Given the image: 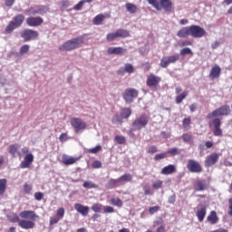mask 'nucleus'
Wrapping results in <instances>:
<instances>
[{
    "instance_id": "f8f14e48",
    "label": "nucleus",
    "mask_w": 232,
    "mask_h": 232,
    "mask_svg": "<svg viewBox=\"0 0 232 232\" xmlns=\"http://www.w3.org/2000/svg\"><path fill=\"white\" fill-rule=\"evenodd\" d=\"M180 59V56L179 54H174L172 56H164L161 58L160 66V68H168L169 64H174L177 61Z\"/></svg>"
},
{
    "instance_id": "72a5a7b5",
    "label": "nucleus",
    "mask_w": 232,
    "mask_h": 232,
    "mask_svg": "<svg viewBox=\"0 0 232 232\" xmlns=\"http://www.w3.org/2000/svg\"><path fill=\"white\" fill-rule=\"evenodd\" d=\"M131 115V109L124 108L121 110V116L122 119H129Z\"/></svg>"
},
{
    "instance_id": "f3484780",
    "label": "nucleus",
    "mask_w": 232,
    "mask_h": 232,
    "mask_svg": "<svg viewBox=\"0 0 232 232\" xmlns=\"http://www.w3.org/2000/svg\"><path fill=\"white\" fill-rule=\"evenodd\" d=\"M219 155L217 152H214L207 157L205 160V165L207 168H211V166H215L217 162H218Z\"/></svg>"
},
{
    "instance_id": "774afa93",
    "label": "nucleus",
    "mask_w": 232,
    "mask_h": 232,
    "mask_svg": "<svg viewBox=\"0 0 232 232\" xmlns=\"http://www.w3.org/2000/svg\"><path fill=\"white\" fill-rule=\"evenodd\" d=\"M156 232H166V227L165 226H160Z\"/></svg>"
},
{
    "instance_id": "bb28decb",
    "label": "nucleus",
    "mask_w": 232,
    "mask_h": 232,
    "mask_svg": "<svg viewBox=\"0 0 232 232\" xmlns=\"http://www.w3.org/2000/svg\"><path fill=\"white\" fill-rule=\"evenodd\" d=\"M207 209L205 207H200L198 208L196 215L198 217V222H204V218H206Z\"/></svg>"
},
{
    "instance_id": "5701e85b",
    "label": "nucleus",
    "mask_w": 232,
    "mask_h": 232,
    "mask_svg": "<svg viewBox=\"0 0 232 232\" xmlns=\"http://www.w3.org/2000/svg\"><path fill=\"white\" fill-rule=\"evenodd\" d=\"M8 152L15 159L16 157H21V153L19 151V144H12L9 146Z\"/></svg>"
},
{
    "instance_id": "0eeeda50",
    "label": "nucleus",
    "mask_w": 232,
    "mask_h": 232,
    "mask_svg": "<svg viewBox=\"0 0 232 232\" xmlns=\"http://www.w3.org/2000/svg\"><path fill=\"white\" fill-rule=\"evenodd\" d=\"M150 122V117L147 114H141L139 118H136L132 122V127L134 130L140 131L142 128H146Z\"/></svg>"
},
{
    "instance_id": "cd10ccee",
    "label": "nucleus",
    "mask_w": 232,
    "mask_h": 232,
    "mask_svg": "<svg viewBox=\"0 0 232 232\" xmlns=\"http://www.w3.org/2000/svg\"><path fill=\"white\" fill-rule=\"evenodd\" d=\"M116 34L118 37L121 39H126L127 37H130V31L126 29H117Z\"/></svg>"
},
{
    "instance_id": "2eb2a0df",
    "label": "nucleus",
    "mask_w": 232,
    "mask_h": 232,
    "mask_svg": "<svg viewBox=\"0 0 232 232\" xmlns=\"http://www.w3.org/2000/svg\"><path fill=\"white\" fill-rule=\"evenodd\" d=\"M212 124L214 126L213 134L215 137H222V129L220 126H222V121L219 120V118H215L212 121Z\"/></svg>"
},
{
    "instance_id": "ddd939ff",
    "label": "nucleus",
    "mask_w": 232,
    "mask_h": 232,
    "mask_svg": "<svg viewBox=\"0 0 232 232\" xmlns=\"http://www.w3.org/2000/svg\"><path fill=\"white\" fill-rule=\"evenodd\" d=\"M137 97H139V91L133 88L126 89L123 92V99L125 102L131 103L134 99H137Z\"/></svg>"
},
{
    "instance_id": "c9c22d12",
    "label": "nucleus",
    "mask_w": 232,
    "mask_h": 232,
    "mask_svg": "<svg viewBox=\"0 0 232 232\" xmlns=\"http://www.w3.org/2000/svg\"><path fill=\"white\" fill-rule=\"evenodd\" d=\"M119 38L118 34H117V31L115 33H109L106 35V40L108 41V43H111V41H115V39Z\"/></svg>"
},
{
    "instance_id": "f03ea898",
    "label": "nucleus",
    "mask_w": 232,
    "mask_h": 232,
    "mask_svg": "<svg viewBox=\"0 0 232 232\" xmlns=\"http://www.w3.org/2000/svg\"><path fill=\"white\" fill-rule=\"evenodd\" d=\"M178 37L180 39H187V37H194V39H200V37H206L208 35V33H206V30L197 24H192L189 26L182 27L180 30L177 33Z\"/></svg>"
},
{
    "instance_id": "c756f323",
    "label": "nucleus",
    "mask_w": 232,
    "mask_h": 232,
    "mask_svg": "<svg viewBox=\"0 0 232 232\" xmlns=\"http://www.w3.org/2000/svg\"><path fill=\"white\" fill-rule=\"evenodd\" d=\"M7 184L8 180L6 179H0V195H5Z\"/></svg>"
},
{
    "instance_id": "bf43d9fd",
    "label": "nucleus",
    "mask_w": 232,
    "mask_h": 232,
    "mask_svg": "<svg viewBox=\"0 0 232 232\" xmlns=\"http://www.w3.org/2000/svg\"><path fill=\"white\" fill-rule=\"evenodd\" d=\"M191 44H193L192 43H191V41H189V40H185V41H183V42H181L180 44H179V46H191Z\"/></svg>"
},
{
    "instance_id": "338daca9",
    "label": "nucleus",
    "mask_w": 232,
    "mask_h": 232,
    "mask_svg": "<svg viewBox=\"0 0 232 232\" xmlns=\"http://www.w3.org/2000/svg\"><path fill=\"white\" fill-rule=\"evenodd\" d=\"M29 152H30V150L28 149V147H24V148L22 149V153H23V155H28Z\"/></svg>"
},
{
    "instance_id": "4d7b16f0",
    "label": "nucleus",
    "mask_w": 232,
    "mask_h": 232,
    "mask_svg": "<svg viewBox=\"0 0 232 232\" xmlns=\"http://www.w3.org/2000/svg\"><path fill=\"white\" fill-rule=\"evenodd\" d=\"M59 139H60V142H66V140H68V134L62 133Z\"/></svg>"
},
{
    "instance_id": "393cba45",
    "label": "nucleus",
    "mask_w": 232,
    "mask_h": 232,
    "mask_svg": "<svg viewBox=\"0 0 232 232\" xmlns=\"http://www.w3.org/2000/svg\"><path fill=\"white\" fill-rule=\"evenodd\" d=\"M74 208L76 209V211H78V213H81L82 217H86L90 211V208L82 206L81 204H75Z\"/></svg>"
},
{
    "instance_id": "a18cd8bd",
    "label": "nucleus",
    "mask_w": 232,
    "mask_h": 232,
    "mask_svg": "<svg viewBox=\"0 0 232 232\" xmlns=\"http://www.w3.org/2000/svg\"><path fill=\"white\" fill-rule=\"evenodd\" d=\"M124 69L127 73H133L135 72V68H133L131 63H126Z\"/></svg>"
},
{
    "instance_id": "9d476101",
    "label": "nucleus",
    "mask_w": 232,
    "mask_h": 232,
    "mask_svg": "<svg viewBox=\"0 0 232 232\" xmlns=\"http://www.w3.org/2000/svg\"><path fill=\"white\" fill-rule=\"evenodd\" d=\"M187 169L190 173H202V171H204L202 165H200V163L195 160H188Z\"/></svg>"
},
{
    "instance_id": "69168bd1",
    "label": "nucleus",
    "mask_w": 232,
    "mask_h": 232,
    "mask_svg": "<svg viewBox=\"0 0 232 232\" xmlns=\"http://www.w3.org/2000/svg\"><path fill=\"white\" fill-rule=\"evenodd\" d=\"M15 0H5V6H13Z\"/></svg>"
},
{
    "instance_id": "7ed1b4c3",
    "label": "nucleus",
    "mask_w": 232,
    "mask_h": 232,
    "mask_svg": "<svg viewBox=\"0 0 232 232\" xmlns=\"http://www.w3.org/2000/svg\"><path fill=\"white\" fill-rule=\"evenodd\" d=\"M84 43V37L78 36L76 38H72L65 43H63L60 47V52H72V50H76V48H79L81 44Z\"/></svg>"
},
{
    "instance_id": "8fccbe9b",
    "label": "nucleus",
    "mask_w": 232,
    "mask_h": 232,
    "mask_svg": "<svg viewBox=\"0 0 232 232\" xmlns=\"http://www.w3.org/2000/svg\"><path fill=\"white\" fill-rule=\"evenodd\" d=\"M112 122L114 124H122V120L121 119V116H119V114H115L112 118Z\"/></svg>"
},
{
    "instance_id": "de8ad7c7",
    "label": "nucleus",
    "mask_w": 232,
    "mask_h": 232,
    "mask_svg": "<svg viewBox=\"0 0 232 232\" xmlns=\"http://www.w3.org/2000/svg\"><path fill=\"white\" fill-rule=\"evenodd\" d=\"M168 157V152L156 154L154 157V160H162V159H166Z\"/></svg>"
},
{
    "instance_id": "0e129e2a",
    "label": "nucleus",
    "mask_w": 232,
    "mask_h": 232,
    "mask_svg": "<svg viewBox=\"0 0 232 232\" xmlns=\"http://www.w3.org/2000/svg\"><path fill=\"white\" fill-rule=\"evenodd\" d=\"M161 224H164V220L161 218L154 221V226H161Z\"/></svg>"
},
{
    "instance_id": "39448f33",
    "label": "nucleus",
    "mask_w": 232,
    "mask_h": 232,
    "mask_svg": "<svg viewBox=\"0 0 232 232\" xmlns=\"http://www.w3.org/2000/svg\"><path fill=\"white\" fill-rule=\"evenodd\" d=\"M24 23V14H19L14 16L13 20L9 22L7 26L5 29V34H12L15 28H20Z\"/></svg>"
},
{
    "instance_id": "c85d7f7f",
    "label": "nucleus",
    "mask_w": 232,
    "mask_h": 232,
    "mask_svg": "<svg viewBox=\"0 0 232 232\" xmlns=\"http://www.w3.org/2000/svg\"><path fill=\"white\" fill-rule=\"evenodd\" d=\"M104 19H106L104 14H98L93 18L92 23L96 26H99V24H102V21H104Z\"/></svg>"
},
{
    "instance_id": "5fc2aeb1",
    "label": "nucleus",
    "mask_w": 232,
    "mask_h": 232,
    "mask_svg": "<svg viewBox=\"0 0 232 232\" xmlns=\"http://www.w3.org/2000/svg\"><path fill=\"white\" fill-rule=\"evenodd\" d=\"M159 150L157 149V146H150L148 150V153L150 155H153L154 153H157Z\"/></svg>"
},
{
    "instance_id": "a878e982",
    "label": "nucleus",
    "mask_w": 232,
    "mask_h": 232,
    "mask_svg": "<svg viewBox=\"0 0 232 232\" xmlns=\"http://www.w3.org/2000/svg\"><path fill=\"white\" fill-rule=\"evenodd\" d=\"M208 222H209L212 226L218 223V216H217V211L212 210L210 214L207 218Z\"/></svg>"
},
{
    "instance_id": "f704fd0d",
    "label": "nucleus",
    "mask_w": 232,
    "mask_h": 232,
    "mask_svg": "<svg viewBox=\"0 0 232 232\" xmlns=\"http://www.w3.org/2000/svg\"><path fill=\"white\" fill-rule=\"evenodd\" d=\"M190 125H191V118L190 117L183 119L182 126L186 130V131H188V130H189Z\"/></svg>"
},
{
    "instance_id": "b1692460",
    "label": "nucleus",
    "mask_w": 232,
    "mask_h": 232,
    "mask_svg": "<svg viewBox=\"0 0 232 232\" xmlns=\"http://www.w3.org/2000/svg\"><path fill=\"white\" fill-rule=\"evenodd\" d=\"M177 172V167L173 164H169L161 169V175H173Z\"/></svg>"
},
{
    "instance_id": "680f3d73",
    "label": "nucleus",
    "mask_w": 232,
    "mask_h": 232,
    "mask_svg": "<svg viewBox=\"0 0 232 232\" xmlns=\"http://www.w3.org/2000/svg\"><path fill=\"white\" fill-rule=\"evenodd\" d=\"M99 218H101V214H94L92 217V220L93 222H101V220Z\"/></svg>"
},
{
    "instance_id": "6ab92c4d",
    "label": "nucleus",
    "mask_w": 232,
    "mask_h": 232,
    "mask_svg": "<svg viewBox=\"0 0 232 232\" xmlns=\"http://www.w3.org/2000/svg\"><path fill=\"white\" fill-rule=\"evenodd\" d=\"M32 162H34V154L29 153L26 154L24 157V160L21 162L20 168L22 169H26V168H30L32 165Z\"/></svg>"
},
{
    "instance_id": "dca6fc26",
    "label": "nucleus",
    "mask_w": 232,
    "mask_h": 232,
    "mask_svg": "<svg viewBox=\"0 0 232 232\" xmlns=\"http://www.w3.org/2000/svg\"><path fill=\"white\" fill-rule=\"evenodd\" d=\"M64 218V208H60L57 209L56 216L50 218V226H53L55 224H59V220Z\"/></svg>"
},
{
    "instance_id": "7c9ffc66",
    "label": "nucleus",
    "mask_w": 232,
    "mask_h": 232,
    "mask_svg": "<svg viewBox=\"0 0 232 232\" xmlns=\"http://www.w3.org/2000/svg\"><path fill=\"white\" fill-rule=\"evenodd\" d=\"M118 180L120 182H131V180H133V176H131V174L130 173H126L123 174L122 176H121Z\"/></svg>"
},
{
    "instance_id": "37998d69",
    "label": "nucleus",
    "mask_w": 232,
    "mask_h": 232,
    "mask_svg": "<svg viewBox=\"0 0 232 232\" xmlns=\"http://www.w3.org/2000/svg\"><path fill=\"white\" fill-rule=\"evenodd\" d=\"M188 97V92H182L179 96L176 97V104H180L184 99Z\"/></svg>"
},
{
    "instance_id": "4c0bfd02",
    "label": "nucleus",
    "mask_w": 232,
    "mask_h": 232,
    "mask_svg": "<svg viewBox=\"0 0 232 232\" xmlns=\"http://www.w3.org/2000/svg\"><path fill=\"white\" fill-rule=\"evenodd\" d=\"M163 184H164L163 180L157 179L156 181H154L152 183V188H153V189H160L162 188Z\"/></svg>"
},
{
    "instance_id": "603ef678",
    "label": "nucleus",
    "mask_w": 232,
    "mask_h": 232,
    "mask_svg": "<svg viewBox=\"0 0 232 232\" xmlns=\"http://www.w3.org/2000/svg\"><path fill=\"white\" fill-rule=\"evenodd\" d=\"M92 166L94 169H99V168H102V163L100 160H94Z\"/></svg>"
},
{
    "instance_id": "c03bdc74",
    "label": "nucleus",
    "mask_w": 232,
    "mask_h": 232,
    "mask_svg": "<svg viewBox=\"0 0 232 232\" xmlns=\"http://www.w3.org/2000/svg\"><path fill=\"white\" fill-rule=\"evenodd\" d=\"M115 140L118 144H126V138L124 136L116 135Z\"/></svg>"
},
{
    "instance_id": "f257e3e1",
    "label": "nucleus",
    "mask_w": 232,
    "mask_h": 232,
    "mask_svg": "<svg viewBox=\"0 0 232 232\" xmlns=\"http://www.w3.org/2000/svg\"><path fill=\"white\" fill-rule=\"evenodd\" d=\"M19 217L26 219H21ZM8 218L13 224L18 223L19 227L22 229H34L35 227V221L39 220V216L35 211L23 210L19 213V216L17 214H10Z\"/></svg>"
},
{
    "instance_id": "2f4dec72",
    "label": "nucleus",
    "mask_w": 232,
    "mask_h": 232,
    "mask_svg": "<svg viewBox=\"0 0 232 232\" xmlns=\"http://www.w3.org/2000/svg\"><path fill=\"white\" fill-rule=\"evenodd\" d=\"M125 6L127 8V12H130V14H137V12H139V8H137V5L131 3H127Z\"/></svg>"
},
{
    "instance_id": "864d4df0",
    "label": "nucleus",
    "mask_w": 232,
    "mask_h": 232,
    "mask_svg": "<svg viewBox=\"0 0 232 232\" xmlns=\"http://www.w3.org/2000/svg\"><path fill=\"white\" fill-rule=\"evenodd\" d=\"M34 198L35 200H43L44 198V194L43 192H35Z\"/></svg>"
},
{
    "instance_id": "3c124183",
    "label": "nucleus",
    "mask_w": 232,
    "mask_h": 232,
    "mask_svg": "<svg viewBox=\"0 0 232 232\" xmlns=\"http://www.w3.org/2000/svg\"><path fill=\"white\" fill-rule=\"evenodd\" d=\"M181 137H182L183 141H185V142H191V140L193 139V136H191V134H188V133L183 134Z\"/></svg>"
},
{
    "instance_id": "a211bd4d",
    "label": "nucleus",
    "mask_w": 232,
    "mask_h": 232,
    "mask_svg": "<svg viewBox=\"0 0 232 232\" xmlns=\"http://www.w3.org/2000/svg\"><path fill=\"white\" fill-rule=\"evenodd\" d=\"M128 50L123 47H109L107 53L109 55H124Z\"/></svg>"
},
{
    "instance_id": "9b49d317",
    "label": "nucleus",
    "mask_w": 232,
    "mask_h": 232,
    "mask_svg": "<svg viewBox=\"0 0 232 232\" xmlns=\"http://www.w3.org/2000/svg\"><path fill=\"white\" fill-rule=\"evenodd\" d=\"M20 35L24 43H28L29 41L37 39V37H39V33L34 29H24Z\"/></svg>"
},
{
    "instance_id": "ea45409f",
    "label": "nucleus",
    "mask_w": 232,
    "mask_h": 232,
    "mask_svg": "<svg viewBox=\"0 0 232 232\" xmlns=\"http://www.w3.org/2000/svg\"><path fill=\"white\" fill-rule=\"evenodd\" d=\"M166 152H167V155H172V157H175V155H179L180 150H179L178 148H172Z\"/></svg>"
},
{
    "instance_id": "e2e57ef3",
    "label": "nucleus",
    "mask_w": 232,
    "mask_h": 232,
    "mask_svg": "<svg viewBox=\"0 0 232 232\" xmlns=\"http://www.w3.org/2000/svg\"><path fill=\"white\" fill-rule=\"evenodd\" d=\"M83 5H84V2L82 0L80 1L76 5H74V10H81Z\"/></svg>"
},
{
    "instance_id": "09e8293b",
    "label": "nucleus",
    "mask_w": 232,
    "mask_h": 232,
    "mask_svg": "<svg viewBox=\"0 0 232 232\" xmlns=\"http://www.w3.org/2000/svg\"><path fill=\"white\" fill-rule=\"evenodd\" d=\"M30 51V45L28 44H24L21 48H20V53L21 55H24V53H27V52Z\"/></svg>"
},
{
    "instance_id": "58836bf2",
    "label": "nucleus",
    "mask_w": 232,
    "mask_h": 232,
    "mask_svg": "<svg viewBox=\"0 0 232 232\" xmlns=\"http://www.w3.org/2000/svg\"><path fill=\"white\" fill-rule=\"evenodd\" d=\"M82 186L85 188V189H93L97 188V185L92 181H85L83 182Z\"/></svg>"
},
{
    "instance_id": "4468645a",
    "label": "nucleus",
    "mask_w": 232,
    "mask_h": 232,
    "mask_svg": "<svg viewBox=\"0 0 232 232\" xmlns=\"http://www.w3.org/2000/svg\"><path fill=\"white\" fill-rule=\"evenodd\" d=\"M44 23L43 17L40 16H29L25 20V24L27 26L37 28V26H41Z\"/></svg>"
},
{
    "instance_id": "412c9836",
    "label": "nucleus",
    "mask_w": 232,
    "mask_h": 232,
    "mask_svg": "<svg viewBox=\"0 0 232 232\" xmlns=\"http://www.w3.org/2000/svg\"><path fill=\"white\" fill-rule=\"evenodd\" d=\"M80 158L71 157L66 154H63L62 156V162L64 164V166H72L75 164L79 160Z\"/></svg>"
},
{
    "instance_id": "6e6d98bb",
    "label": "nucleus",
    "mask_w": 232,
    "mask_h": 232,
    "mask_svg": "<svg viewBox=\"0 0 232 232\" xmlns=\"http://www.w3.org/2000/svg\"><path fill=\"white\" fill-rule=\"evenodd\" d=\"M115 209L111 206H106L103 208V213H113Z\"/></svg>"
},
{
    "instance_id": "aec40b11",
    "label": "nucleus",
    "mask_w": 232,
    "mask_h": 232,
    "mask_svg": "<svg viewBox=\"0 0 232 232\" xmlns=\"http://www.w3.org/2000/svg\"><path fill=\"white\" fill-rule=\"evenodd\" d=\"M222 70L220 69V66L218 65H214L209 72V79H211V81H215V79H218L220 77V73H221Z\"/></svg>"
},
{
    "instance_id": "13d9d810",
    "label": "nucleus",
    "mask_w": 232,
    "mask_h": 232,
    "mask_svg": "<svg viewBox=\"0 0 232 232\" xmlns=\"http://www.w3.org/2000/svg\"><path fill=\"white\" fill-rule=\"evenodd\" d=\"M159 209H160V207L159 206H155L150 208V215H155V213H157V211H159Z\"/></svg>"
},
{
    "instance_id": "423d86ee",
    "label": "nucleus",
    "mask_w": 232,
    "mask_h": 232,
    "mask_svg": "<svg viewBox=\"0 0 232 232\" xmlns=\"http://www.w3.org/2000/svg\"><path fill=\"white\" fill-rule=\"evenodd\" d=\"M230 113L231 108L229 105H223L208 113L207 119H213V117H224L229 115Z\"/></svg>"
},
{
    "instance_id": "49530a36",
    "label": "nucleus",
    "mask_w": 232,
    "mask_h": 232,
    "mask_svg": "<svg viewBox=\"0 0 232 232\" xmlns=\"http://www.w3.org/2000/svg\"><path fill=\"white\" fill-rule=\"evenodd\" d=\"M32 185L28 184V183H24V193H25L26 195H29V193H32Z\"/></svg>"
},
{
    "instance_id": "4be33fe9",
    "label": "nucleus",
    "mask_w": 232,
    "mask_h": 232,
    "mask_svg": "<svg viewBox=\"0 0 232 232\" xmlns=\"http://www.w3.org/2000/svg\"><path fill=\"white\" fill-rule=\"evenodd\" d=\"M194 188L196 191H206L208 188V181H206V179L198 180L196 181Z\"/></svg>"
},
{
    "instance_id": "79ce46f5",
    "label": "nucleus",
    "mask_w": 232,
    "mask_h": 232,
    "mask_svg": "<svg viewBox=\"0 0 232 232\" xmlns=\"http://www.w3.org/2000/svg\"><path fill=\"white\" fill-rule=\"evenodd\" d=\"M180 55L184 57V55H193V51H191L188 47H185L180 50Z\"/></svg>"
},
{
    "instance_id": "1a4fd4ad",
    "label": "nucleus",
    "mask_w": 232,
    "mask_h": 232,
    "mask_svg": "<svg viewBox=\"0 0 232 232\" xmlns=\"http://www.w3.org/2000/svg\"><path fill=\"white\" fill-rule=\"evenodd\" d=\"M71 125L74 129L75 133H81L86 130V122H84L81 118H72Z\"/></svg>"
},
{
    "instance_id": "e433bc0d",
    "label": "nucleus",
    "mask_w": 232,
    "mask_h": 232,
    "mask_svg": "<svg viewBox=\"0 0 232 232\" xmlns=\"http://www.w3.org/2000/svg\"><path fill=\"white\" fill-rule=\"evenodd\" d=\"M43 10L41 9H34V7H30L29 9L25 10V14H31V15H37V14H42Z\"/></svg>"
},
{
    "instance_id": "6e6552de",
    "label": "nucleus",
    "mask_w": 232,
    "mask_h": 232,
    "mask_svg": "<svg viewBox=\"0 0 232 232\" xmlns=\"http://www.w3.org/2000/svg\"><path fill=\"white\" fill-rule=\"evenodd\" d=\"M160 81H162V78L155 75L154 73H150L147 77L146 84L148 88H150L151 90H156V88H159V85L160 84Z\"/></svg>"
},
{
    "instance_id": "20e7f679",
    "label": "nucleus",
    "mask_w": 232,
    "mask_h": 232,
    "mask_svg": "<svg viewBox=\"0 0 232 232\" xmlns=\"http://www.w3.org/2000/svg\"><path fill=\"white\" fill-rule=\"evenodd\" d=\"M149 5H152L156 10H165V12H171L173 10V2L171 0H148Z\"/></svg>"
},
{
    "instance_id": "a19ab883",
    "label": "nucleus",
    "mask_w": 232,
    "mask_h": 232,
    "mask_svg": "<svg viewBox=\"0 0 232 232\" xmlns=\"http://www.w3.org/2000/svg\"><path fill=\"white\" fill-rule=\"evenodd\" d=\"M99 151H102V146L98 145L92 149L88 150V153H92L93 155L99 153Z\"/></svg>"
},
{
    "instance_id": "473e14b6",
    "label": "nucleus",
    "mask_w": 232,
    "mask_h": 232,
    "mask_svg": "<svg viewBox=\"0 0 232 232\" xmlns=\"http://www.w3.org/2000/svg\"><path fill=\"white\" fill-rule=\"evenodd\" d=\"M119 182H120L119 179H111L107 183L108 189H113L114 188H117V186H119Z\"/></svg>"
},
{
    "instance_id": "052dcab7",
    "label": "nucleus",
    "mask_w": 232,
    "mask_h": 232,
    "mask_svg": "<svg viewBox=\"0 0 232 232\" xmlns=\"http://www.w3.org/2000/svg\"><path fill=\"white\" fill-rule=\"evenodd\" d=\"M92 211H94V213H99L101 211L102 208H101V205L96 204L92 207Z\"/></svg>"
}]
</instances>
